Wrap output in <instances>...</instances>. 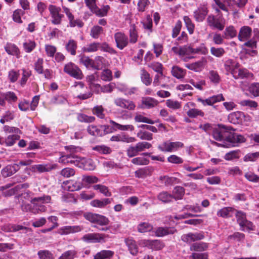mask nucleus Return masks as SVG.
Here are the masks:
<instances>
[{
	"label": "nucleus",
	"mask_w": 259,
	"mask_h": 259,
	"mask_svg": "<svg viewBox=\"0 0 259 259\" xmlns=\"http://www.w3.org/2000/svg\"><path fill=\"white\" fill-rule=\"evenodd\" d=\"M236 217L237 218V221L238 223L240 226H242L244 221L246 220V214L241 211H236Z\"/></svg>",
	"instance_id": "680f3d73"
},
{
	"label": "nucleus",
	"mask_w": 259,
	"mask_h": 259,
	"mask_svg": "<svg viewBox=\"0 0 259 259\" xmlns=\"http://www.w3.org/2000/svg\"><path fill=\"white\" fill-rule=\"evenodd\" d=\"M164 247V243L158 240L150 241L149 248L153 250H160Z\"/></svg>",
	"instance_id": "79ce46f5"
},
{
	"label": "nucleus",
	"mask_w": 259,
	"mask_h": 259,
	"mask_svg": "<svg viewBox=\"0 0 259 259\" xmlns=\"http://www.w3.org/2000/svg\"><path fill=\"white\" fill-rule=\"evenodd\" d=\"M204 238V236L202 233H189L188 234H184L181 237V239L184 242L191 243L195 241L200 240Z\"/></svg>",
	"instance_id": "9d476101"
},
{
	"label": "nucleus",
	"mask_w": 259,
	"mask_h": 259,
	"mask_svg": "<svg viewBox=\"0 0 259 259\" xmlns=\"http://www.w3.org/2000/svg\"><path fill=\"white\" fill-rule=\"evenodd\" d=\"M23 46L25 52L30 53L35 48L36 44L33 40H28L24 42Z\"/></svg>",
	"instance_id": "49530a36"
},
{
	"label": "nucleus",
	"mask_w": 259,
	"mask_h": 259,
	"mask_svg": "<svg viewBox=\"0 0 259 259\" xmlns=\"http://www.w3.org/2000/svg\"><path fill=\"white\" fill-rule=\"evenodd\" d=\"M109 221L108 218L104 215L98 214L95 223L101 226L107 225L109 224Z\"/></svg>",
	"instance_id": "69168bd1"
},
{
	"label": "nucleus",
	"mask_w": 259,
	"mask_h": 259,
	"mask_svg": "<svg viewBox=\"0 0 259 259\" xmlns=\"http://www.w3.org/2000/svg\"><path fill=\"white\" fill-rule=\"evenodd\" d=\"M234 209L231 207H225L219 210L217 215L222 218H229L231 217L232 212Z\"/></svg>",
	"instance_id": "cd10ccee"
},
{
	"label": "nucleus",
	"mask_w": 259,
	"mask_h": 259,
	"mask_svg": "<svg viewBox=\"0 0 259 259\" xmlns=\"http://www.w3.org/2000/svg\"><path fill=\"white\" fill-rule=\"evenodd\" d=\"M211 54L218 58L222 57L225 53V51L223 48H215L212 47L210 50Z\"/></svg>",
	"instance_id": "58836bf2"
},
{
	"label": "nucleus",
	"mask_w": 259,
	"mask_h": 259,
	"mask_svg": "<svg viewBox=\"0 0 259 259\" xmlns=\"http://www.w3.org/2000/svg\"><path fill=\"white\" fill-rule=\"evenodd\" d=\"M208 14L207 8L205 6L198 7L194 12V17L197 22H202Z\"/></svg>",
	"instance_id": "ddd939ff"
},
{
	"label": "nucleus",
	"mask_w": 259,
	"mask_h": 259,
	"mask_svg": "<svg viewBox=\"0 0 259 259\" xmlns=\"http://www.w3.org/2000/svg\"><path fill=\"white\" fill-rule=\"evenodd\" d=\"M65 48L67 51L71 55L74 56L76 54L77 49V42L73 39H70L66 44Z\"/></svg>",
	"instance_id": "393cba45"
},
{
	"label": "nucleus",
	"mask_w": 259,
	"mask_h": 259,
	"mask_svg": "<svg viewBox=\"0 0 259 259\" xmlns=\"http://www.w3.org/2000/svg\"><path fill=\"white\" fill-rule=\"evenodd\" d=\"M75 170L72 168L66 167L63 168L60 172L61 176L65 178H69L75 175Z\"/></svg>",
	"instance_id": "bf43d9fd"
},
{
	"label": "nucleus",
	"mask_w": 259,
	"mask_h": 259,
	"mask_svg": "<svg viewBox=\"0 0 259 259\" xmlns=\"http://www.w3.org/2000/svg\"><path fill=\"white\" fill-rule=\"evenodd\" d=\"M242 106H248L251 108H256L257 106V103L250 100H244L239 103Z\"/></svg>",
	"instance_id": "0e129e2a"
},
{
	"label": "nucleus",
	"mask_w": 259,
	"mask_h": 259,
	"mask_svg": "<svg viewBox=\"0 0 259 259\" xmlns=\"http://www.w3.org/2000/svg\"><path fill=\"white\" fill-rule=\"evenodd\" d=\"M63 70L64 72L77 79H81L83 77L81 70L73 63L69 62L65 64Z\"/></svg>",
	"instance_id": "7ed1b4c3"
},
{
	"label": "nucleus",
	"mask_w": 259,
	"mask_h": 259,
	"mask_svg": "<svg viewBox=\"0 0 259 259\" xmlns=\"http://www.w3.org/2000/svg\"><path fill=\"white\" fill-rule=\"evenodd\" d=\"M158 199L164 203H168L174 198L173 195L168 193L167 192H162L158 195Z\"/></svg>",
	"instance_id": "f704fd0d"
},
{
	"label": "nucleus",
	"mask_w": 259,
	"mask_h": 259,
	"mask_svg": "<svg viewBox=\"0 0 259 259\" xmlns=\"http://www.w3.org/2000/svg\"><path fill=\"white\" fill-rule=\"evenodd\" d=\"M177 230L174 228L159 227L155 231L156 235L158 237H163L169 234H173Z\"/></svg>",
	"instance_id": "6ab92c4d"
},
{
	"label": "nucleus",
	"mask_w": 259,
	"mask_h": 259,
	"mask_svg": "<svg viewBox=\"0 0 259 259\" xmlns=\"http://www.w3.org/2000/svg\"><path fill=\"white\" fill-rule=\"evenodd\" d=\"M225 100L222 94H219L216 96H213L212 97H209L208 99L205 100H203L201 98H198V101L202 103L203 105H212L215 103L218 102H220L221 101H224Z\"/></svg>",
	"instance_id": "dca6fc26"
},
{
	"label": "nucleus",
	"mask_w": 259,
	"mask_h": 259,
	"mask_svg": "<svg viewBox=\"0 0 259 259\" xmlns=\"http://www.w3.org/2000/svg\"><path fill=\"white\" fill-rule=\"evenodd\" d=\"M232 75L236 79H244L252 76V74L249 73L246 69L240 68L239 67L232 71Z\"/></svg>",
	"instance_id": "4468645a"
},
{
	"label": "nucleus",
	"mask_w": 259,
	"mask_h": 259,
	"mask_svg": "<svg viewBox=\"0 0 259 259\" xmlns=\"http://www.w3.org/2000/svg\"><path fill=\"white\" fill-rule=\"evenodd\" d=\"M114 37L116 47L120 50H123L128 44V38L124 33L118 32L114 34Z\"/></svg>",
	"instance_id": "0eeeda50"
},
{
	"label": "nucleus",
	"mask_w": 259,
	"mask_h": 259,
	"mask_svg": "<svg viewBox=\"0 0 259 259\" xmlns=\"http://www.w3.org/2000/svg\"><path fill=\"white\" fill-rule=\"evenodd\" d=\"M171 73L175 77L180 79L184 77L186 74V71L181 68L177 66H175L172 68Z\"/></svg>",
	"instance_id": "c85d7f7f"
},
{
	"label": "nucleus",
	"mask_w": 259,
	"mask_h": 259,
	"mask_svg": "<svg viewBox=\"0 0 259 259\" xmlns=\"http://www.w3.org/2000/svg\"><path fill=\"white\" fill-rule=\"evenodd\" d=\"M249 92L254 97L259 96V83H252L248 87Z\"/></svg>",
	"instance_id": "4c0bfd02"
},
{
	"label": "nucleus",
	"mask_w": 259,
	"mask_h": 259,
	"mask_svg": "<svg viewBox=\"0 0 259 259\" xmlns=\"http://www.w3.org/2000/svg\"><path fill=\"white\" fill-rule=\"evenodd\" d=\"M259 157V152L248 153L244 157L245 161H254Z\"/></svg>",
	"instance_id": "774afa93"
},
{
	"label": "nucleus",
	"mask_w": 259,
	"mask_h": 259,
	"mask_svg": "<svg viewBox=\"0 0 259 259\" xmlns=\"http://www.w3.org/2000/svg\"><path fill=\"white\" fill-rule=\"evenodd\" d=\"M138 152L144 151L145 149H149L152 147V145L147 142H139L136 145Z\"/></svg>",
	"instance_id": "e2e57ef3"
},
{
	"label": "nucleus",
	"mask_w": 259,
	"mask_h": 259,
	"mask_svg": "<svg viewBox=\"0 0 259 259\" xmlns=\"http://www.w3.org/2000/svg\"><path fill=\"white\" fill-rule=\"evenodd\" d=\"M19 139V136L16 135H10L5 140V143L8 146L13 145L16 141Z\"/></svg>",
	"instance_id": "4d7b16f0"
},
{
	"label": "nucleus",
	"mask_w": 259,
	"mask_h": 259,
	"mask_svg": "<svg viewBox=\"0 0 259 259\" xmlns=\"http://www.w3.org/2000/svg\"><path fill=\"white\" fill-rule=\"evenodd\" d=\"M6 52L11 55H15L19 57L20 51L18 48L14 44L7 43L5 47Z\"/></svg>",
	"instance_id": "4be33fe9"
},
{
	"label": "nucleus",
	"mask_w": 259,
	"mask_h": 259,
	"mask_svg": "<svg viewBox=\"0 0 259 259\" xmlns=\"http://www.w3.org/2000/svg\"><path fill=\"white\" fill-rule=\"evenodd\" d=\"M101 78L104 81H110L112 78V72L109 69H104L102 72Z\"/></svg>",
	"instance_id": "338daca9"
},
{
	"label": "nucleus",
	"mask_w": 259,
	"mask_h": 259,
	"mask_svg": "<svg viewBox=\"0 0 259 259\" xmlns=\"http://www.w3.org/2000/svg\"><path fill=\"white\" fill-rule=\"evenodd\" d=\"M94 150L98 151L101 154H109L111 152L112 150L110 148L105 145L97 146L93 148Z\"/></svg>",
	"instance_id": "6e6d98bb"
},
{
	"label": "nucleus",
	"mask_w": 259,
	"mask_h": 259,
	"mask_svg": "<svg viewBox=\"0 0 259 259\" xmlns=\"http://www.w3.org/2000/svg\"><path fill=\"white\" fill-rule=\"evenodd\" d=\"M187 114L190 118H195L198 116L202 117L204 116V113L201 110L195 108L189 109L187 112Z\"/></svg>",
	"instance_id": "a18cd8bd"
},
{
	"label": "nucleus",
	"mask_w": 259,
	"mask_h": 259,
	"mask_svg": "<svg viewBox=\"0 0 259 259\" xmlns=\"http://www.w3.org/2000/svg\"><path fill=\"white\" fill-rule=\"evenodd\" d=\"M184 21L189 33L192 34L194 32L195 25L192 23L191 19L188 16L184 17Z\"/></svg>",
	"instance_id": "ea45409f"
},
{
	"label": "nucleus",
	"mask_w": 259,
	"mask_h": 259,
	"mask_svg": "<svg viewBox=\"0 0 259 259\" xmlns=\"http://www.w3.org/2000/svg\"><path fill=\"white\" fill-rule=\"evenodd\" d=\"M37 255L39 259H54V258L53 254L47 250L39 251Z\"/></svg>",
	"instance_id": "37998d69"
},
{
	"label": "nucleus",
	"mask_w": 259,
	"mask_h": 259,
	"mask_svg": "<svg viewBox=\"0 0 259 259\" xmlns=\"http://www.w3.org/2000/svg\"><path fill=\"white\" fill-rule=\"evenodd\" d=\"M82 226H66L60 229V234L62 235H66L69 234H74L80 232L83 230Z\"/></svg>",
	"instance_id": "1a4fd4ad"
},
{
	"label": "nucleus",
	"mask_w": 259,
	"mask_h": 259,
	"mask_svg": "<svg viewBox=\"0 0 259 259\" xmlns=\"http://www.w3.org/2000/svg\"><path fill=\"white\" fill-rule=\"evenodd\" d=\"M141 78L142 82L146 85H149L152 82L150 74L145 69L141 70Z\"/></svg>",
	"instance_id": "72a5a7b5"
},
{
	"label": "nucleus",
	"mask_w": 259,
	"mask_h": 259,
	"mask_svg": "<svg viewBox=\"0 0 259 259\" xmlns=\"http://www.w3.org/2000/svg\"><path fill=\"white\" fill-rule=\"evenodd\" d=\"M136 122H145L149 124H154L155 121L149 119L148 118L143 116L141 114H137L134 118Z\"/></svg>",
	"instance_id": "09e8293b"
},
{
	"label": "nucleus",
	"mask_w": 259,
	"mask_h": 259,
	"mask_svg": "<svg viewBox=\"0 0 259 259\" xmlns=\"http://www.w3.org/2000/svg\"><path fill=\"white\" fill-rule=\"evenodd\" d=\"M51 200V197L50 196H43L41 197L31 198L30 202L34 205V208H37L39 212H44L46 211V208L45 206L42 205L45 203H49Z\"/></svg>",
	"instance_id": "39448f33"
},
{
	"label": "nucleus",
	"mask_w": 259,
	"mask_h": 259,
	"mask_svg": "<svg viewBox=\"0 0 259 259\" xmlns=\"http://www.w3.org/2000/svg\"><path fill=\"white\" fill-rule=\"evenodd\" d=\"M187 68L195 72H199L202 70L203 63L202 61H198L193 63L187 64L185 65Z\"/></svg>",
	"instance_id": "7c9ffc66"
},
{
	"label": "nucleus",
	"mask_w": 259,
	"mask_h": 259,
	"mask_svg": "<svg viewBox=\"0 0 259 259\" xmlns=\"http://www.w3.org/2000/svg\"><path fill=\"white\" fill-rule=\"evenodd\" d=\"M87 131L89 134L94 136H102L103 132L98 126L94 125H89L88 127Z\"/></svg>",
	"instance_id": "473e14b6"
},
{
	"label": "nucleus",
	"mask_w": 259,
	"mask_h": 259,
	"mask_svg": "<svg viewBox=\"0 0 259 259\" xmlns=\"http://www.w3.org/2000/svg\"><path fill=\"white\" fill-rule=\"evenodd\" d=\"M114 254V252L111 250H102L96 254L97 257H102L104 259H110Z\"/></svg>",
	"instance_id": "8fccbe9b"
},
{
	"label": "nucleus",
	"mask_w": 259,
	"mask_h": 259,
	"mask_svg": "<svg viewBox=\"0 0 259 259\" xmlns=\"http://www.w3.org/2000/svg\"><path fill=\"white\" fill-rule=\"evenodd\" d=\"M49 10L51 14L53 20L52 23L54 24H59L61 22L62 18L63 17L62 14L60 13L61 9L53 5H50Z\"/></svg>",
	"instance_id": "6e6552de"
},
{
	"label": "nucleus",
	"mask_w": 259,
	"mask_h": 259,
	"mask_svg": "<svg viewBox=\"0 0 259 259\" xmlns=\"http://www.w3.org/2000/svg\"><path fill=\"white\" fill-rule=\"evenodd\" d=\"M102 31V27L98 25L95 26L91 29V35L94 38H97Z\"/></svg>",
	"instance_id": "052dcab7"
},
{
	"label": "nucleus",
	"mask_w": 259,
	"mask_h": 259,
	"mask_svg": "<svg viewBox=\"0 0 259 259\" xmlns=\"http://www.w3.org/2000/svg\"><path fill=\"white\" fill-rule=\"evenodd\" d=\"M104 111V109L102 106H95L92 109L93 113L101 119L105 117Z\"/></svg>",
	"instance_id": "a19ab883"
},
{
	"label": "nucleus",
	"mask_w": 259,
	"mask_h": 259,
	"mask_svg": "<svg viewBox=\"0 0 259 259\" xmlns=\"http://www.w3.org/2000/svg\"><path fill=\"white\" fill-rule=\"evenodd\" d=\"M153 227L147 223H143L138 226V230L141 233H145L150 231L152 230Z\"/></svg>",
	"instance_id": "864d4df0"
},
{
	"label": "nucleus",
	"mask_w": 259,
	"mask_h": 259,
	"mask_svg": "<svg viewBox=\"0 0 259 259\" xmlns=\"http://www.w3.org/2000/svg\"><path fill=\"white\" fill-rule=\"evenodd\" d=\"M99 42H93L83 48V51L85 52H94L97 51L100 47Z\"/></svg>",
	"instance_id": "3c124183"
},
{
	"label": "nucleus",
	"mask_w": 259,
	"mask_h": 259,
	"mask_svg": "<svg viewBox=\"0 0 259 259\" xmlns=\"http://www.w3.org/2000/svg\"><path fill=\"white\" fill-rule=\"evenodd\" d=\"M245 118L243 112L236 111L230 113L228 117L229 121L233 124H241Z\"/></svg>",
	"instance_id": "9b49d317"
},
{
	"label": "nucleus",
	"mask_w": 259,
	"mask_h": 259,
	"mask_svg": "<svg viewBox=\"0 0 259 259\" xmlns=\"http://www.w3.org/2000/svg\"><path fill=\"white\" fill-rule=\"evenodd\" d=\"M185 194V189L181 186H176L173 190V197L175 199H181Z\"/></svg>",
	"instance_id": "c9c22d12"
},
{
	"label": "nucleus",
	"mask_w": 259,
	"mask_h": 259,
	"mask_svg": "<svg viewBox=\"0 0 259 259\" xmlns=\"http://www.w3.org/2000/svg\"><path fill=\"white\" fill-rule=\"evenodd\" d=\"M208 247V244L203 242L193 243L190 246V250L201 252L206 250Z\"/></svg>",
	"instance_id": "5701e85b"
},
{
	"label": "nucleus",
	"mask_w": 259,
	"mask_h": 259,
	"mask_svg": "<svg viewBox=\"0 0 259 259\" xmlns=\"http://www.w3.org/2000/svg\"><path fill=\"white\" fill-rule=\"evenodd\" d=\"M19 169V164L8 165L2 170L1 174L4 178L9 177L15 174Z\"/></svg>",
	"instance_id": "2eb2a0df"
},
{
	"label": "nucleus",
	"mask_w": 259,
	"mask_h": 259,
	"mask_svg": "<svg viewBox=\"0 0 259 259\" xmlns=\"http://www.w3.org/2000/svg\"><path fill=\"white\" fill-rule=\"evenodd\" d=\"M224 37L227 39L232 38L236 36L237 31L233 26H229L226 28L224 32Z\"/></svg>",
	"instance_id": "c756f323"
},
{
	"label": "nucleus",
	"mask_w": 259,
	"mask_h": 259,
	"mask_svg": "<svg viewBox=\"0 0 259 259\" xmlns=\"http://www.w3.org/2000/svg\"><path fill=\"white\" fill-rule=\"evenodd\" d=\"M21 209L23 211H30L34 214L38 213L37 208H34V206L32 207L31 205L28 203H23L21 205Z\"/></svg>",
	"instance_id": "13d9d810"
},
{
	"label": "nucleus",
	"mask_w": 259,
	"mask_h": 259,
	"mask_svg": "<svg viewBox=\"0 0 259 259\" xmlns=\"http://www.w3.org/2000/svg\"><path fill=\"white\" fill-rule=\"evenodd\" d=\"M184 147V144L181 142H170L167 141L163 142L158 146V148L164 152H171L178 150Z\"/></svg>",
	"instance_id": "20e7f679"
},
{
	"label": "nucleus",
	"mask_w": 259,
	"mask_h": 259,
	"mask_svg": "<svg viewBox=\"0 0 259 259\" xmlns=\"http://www.w3.org/2000/svg\"><path fill=\"white\" fill-rule=\"evenodd\" d=\"M110 123L112 124L111 128L113 129V130L116 131L117 130L120 131H133L134 130V127L133 125L131 124H127V125H122L121 124H119L118 123L116 122L115 121L110 120H109Z\"/></svg>",
	"instance_id": "a211bd4d"
},
{
	"label": "nucleus",
	"mask_w": 259,
	"mask_h": 259,
	"mask_svg": "<svg viewBox=\"0 0 259 259\" xmlns=\"http://www.w3.org/2000/svg\"><path fill=\"white\" fill-rule=\"evenodd\" d=\"M24 11L21 9H17L14 12L13 14V20L18 23H22V21L21 18V16L23 15Z\"/></svg>",
	"instance_id": "5fc2aeb1"
},
{
	"label": "nucleus",
	"mask_w": 259,
	"mask_h": 259,
	"mask_svg": "<svg viewBox=\"0 0 259 259\" xmlns=\"http://www.w3.org/2000/svg\"><path fill=\"white\" fill-rule=\"evenodd\" d=\"M207 23L211 28L221 31L225 28L226 20L222 16L217 18L213 15H210L207 18Z\"/></svg>",
	"instance_id": "f03ea898"
},
{
	"label": "nucleus",
	"mask_w": 259,
	"mask_h": 259,
	"mask_svg": "<svg viewBox=\"0 0 259 259\" xmlns=\"http://www.w3.org/2000/svg\"><path fill=\"white\" fill-rule=\"evenodd\" d=\"M93 189L103 194L105 196L110 197L111 196V193L109 191L108 188L104 185L101 184L95 185L93 186Z\"/></svg>",
	"instance_id": "bb28decb"
},
{
	"label": "nucleus",
	"mask_w": 259,
	"mask_h": 259,
	"mask_svg": "<svg viewBox=\"0 0 259 259\" xmlns=\"http://www.w3.org/2000/svg\"><path fill=\"white\" fill-rule=\"evenodd\" d=\"M125 242L130 253L133 255H136L138 253V247L136 242L132 239L127 238L125 239Z\"/></svg>",
	"instance_id": "aec40b11"
},
{
	"label": "nucleus",
	"mask_w": 259,
	"mask_h": 259,
	"mask_svg": "<svg viewBox=\"0 0 259 259\" xmlns=\"http://www.w3.org/2000/svg\"><path fill=\"white\" fill-rule=\"evenodd\" d=\"M114 103L117 106L129 110H134L136 107L133 101L122 98H117L115 99Z\"/></svg>",
	"instance_id": "f8f14e48"
},
{
	"label": "nucleus",
	"mask_w": 259,
	"mask_h": 259,
	"mask_svg": "<svg viewBox=\"0 0 259 259\" xmlns=\"http://www.w3.org/2000/svg\"><path fill=\"white\" fill-rule=\"evenodd\" d=\"M237 67H239L238 63L233 60L229 59L225 63V68L227 72L232 74V71L235 70Z\"/></svg>",
	"instance_id": "b1692460"
},
{
	"label": "nucleus",
	"mask_w": 259,
	"mask_h": 259,
	"mask_svg": "<svg viewBox=\"0 0 259 259\" xmlns=\"http://www.w3.org/2000/svg\"><path fill=\"white\" fill-rule=\"evenodd\" d=\"M105 235L97 233L85 234L81 237V240L88 243H97L104 242Z\"/></svg>",
	"instance_id": "423d86ee"
},
{
	"label": "nucleus",
	"mask_w": 259,
	"mask_h": 259,
	"mask_svg": "<svg viewBox=\"0 0 259 259\" xmlns=\"http://www.w3.org/2000/svg\"><path fill=\"white\" fill-rule=\"evenodd\" d=\"M148 67L152 68L154 71L163 76L162 72V65L159 62H153L148 64Z\"/></svg>",
	"instance_id": "c03bdc74"
},
{
	"label": "nucleus",
	"mask_w": 259,
	"mask_h": 259,
	"mask_svg": "<svg viewBox=\"0 0 259 259\" xmlns=\"http://www.w3.org/2000/svg\"><path fill=\"white\" fill-rule=\"evenodd\" d=\"M76 254L74 250H70L64 252L58 259H74Z\"/></svg>",
	"instance_id": "603ef678"
},
{
	"label": "nucleus",
	"mask_w": 259,
	"mask_h": 259,
	"mask_svg": "<svg viewBox=\"0 0 259 259\" xmlns=\"http://www.w3.org/2000/svg\"><path fill=\"white\" fill-rule=\"evenodd\" d=\"M137 137L142 140L150 141L153 139V134L147 131H140L138 133Z\"/></svg>",
	"instance_id": "e433bc0d"
},
{
	"label": "nucleus",
	"mask_w": 259,
	"mask_h": 259,
	"mask_svg": "<svg viewBox=\"0 0 259 259\" xmlns=\"http://www.w3.org/2000/svg\"><path fill=\"white\" fill-rule=\"evenodd\" d=\"M158 102L150 97L143 98L142 100V104L143 106L142 108H151L157 105Z\"/></svg>",
	"instance_id": "412c9836"
},
{
	"label": "nucleus",
	"mask_w": 259,
	"mask_h": 259,
	"mask_svg": "<svg viewBox=\"0 0 259 259\" xmlns=\"http://www.w3.org/2000/svg\"><path fill=\"white\" fill-rule=\"evenodd\" d=\"M252 33L251 28L247 26H244L241 27L238 35V39L241 41H243L248 39L251 36Z\"/></svg>",
	"instance_id": "f3484780"
},
{
	"label": "nucleus",
	"mask_w": 259,
	"mask_h": 259,
	"mask_svg": "<svg viewBox=\"0 0 259 259\" xmlns=\"http://www.w3.org/2000/svg\"><path fill=\"white\" fill-rule=\"evenodd\" d=\"M80 62L83 64L87 67H91L95 69H99V67L96 66L93 62L92 60L90 59L89 57L81 56L80 59Z\"/></svg>",
	"instance_id": "2f4dec72"
},
{
	"label": "nucleus",
	"mask_w": 259,
	"mask_h": 259,
	"mask_svg": "<svg viewBox=\"0 0 259 259\" xmlns=\"http://www.w3.org/2000/svg\"><path fill=\"white\" fill-rule=\"evenodd\" d=\"M110 202L111 200L109 198H104L102 200L95 199L91 202V205L93 207L102 208Z\"/></svg>",
	"instance_id": "a878e982"
},
{
	"label": "nucleus",
	"mask_w": 259,
	"mask_h": 259,
	"mask_svg": "<svg viewBox=\"0 0 259 259\" xmlns=\"http://www.w3.org/2000/svg\"><path fill=\"white\" fill-rule=\"evenodd\" d=\"M77 119L80 122H84L87 123H91L95 120L94 116H88L84 114H79L78 115Z\"/></svg>",
	"instance_id": "de8ad7c7"
},
{
	"label": "nucleus",
	"mask_w": 259,
	"mask_h": 259,
	"mask_svg": "<svg viewBox=\"0 0 259 259\" xmlns=\"http://www.w3.org/2000/svg\"><path fill=\"white\" fill-rule=\"evenodd\" d=\"M232 129L231 126L219 125L218 128L213 130L212 135L215 140L224 142L226 148L235 147L238 143L244 142L243 136L230 132Z\"/></svg>",
	"instance_id": "f257e3e1"
}]
</instances>
